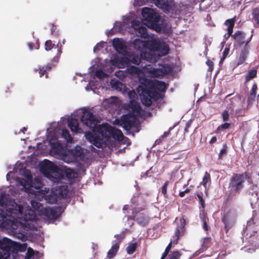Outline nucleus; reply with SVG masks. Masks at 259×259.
<instances>
[{"label": "nucleus", "instance_id": "f257e3e1", "mask_svg": "<svg viewBox=\"0 0 259 259\" xmlns=\"http://www.w3.org/2000/svg\"><path fill=\"white\" fill-rule=\"evenodd\" d=\"M0 205L5 207L9 213L14 214L16 218H23L25 221L35 219L36 215L33 211L31 209L27 210L23 214V207L16 203L14 200H8L6 194L4 192L0 193Z\"/></svg>", "mask_w": 259, "mask_h": 259}, {"label": "nucleus", "instance_id": "f03ea898", "mask_svg": "<svg viewBox=\"0 0 259 259\" xmlns=\"http://www.w3.org/2000/svg\"><path fill=\"white\" fill-rule=\"evenodd\" d=\"M40 169L44 176L54 183H58L63 179L64 174L69 179L74 173L72 169L65 166L60 167L49 160H46Z\"/></svg>", "mask_w": 259, "mask_h": 259}, {"label": "nucleus", "instance_id": "7ed1b4c3", "mask_svg": "<svg viewBox=\"0 0 259 259\" xmlns=\"http://www.w3.org/2000/svg\"><path fill=\"white\" fill-rule=\"evenodd\" d=\"M256 210L253 211V216L247 221L245 229L242 231V235L250 245L253 250L259 248V231L257 227L259 226V220L257 218Z\"/></svg>", "mask_w": 259, "mask_h": 259}, {"label": "nucleus", "instance_id": "20e7f679", "mask_svg": "<svg viewBox=\"0 0 259 259\" xmlns=\"http://www.w3.org/2000/svg\"><path fill=\"white\" fill-rule=\"evenodd\" d=\"M138 92L141 96L142 103L147 107L152 105V99L157 101L160 97V95L157 91L142 81L138 86Z\"/></svg>", "mask_w": 259, "mask_h": 259}, {"label": "nucleus", "instance_id": "39448f33", "mask_svg": "<svg viewBox=\"0 0 259 259\" xmlns=\"http://www.w3.org/2000/svg\"><path fill=\"white\" fill-rule=\"evenodd\" d=\"M142 14L144 18L145 23L148 27L156 31L161 30V27L158 24L160 17L158 13L152 9L145 7L143 9Z\"/></svg>", "mask_w": 259, "mask_h": 259}, {"label": "nucleus", "instance_id": "423d86ee", "mask_svg": "<svg viewBox=\"0 0 259 259\" xmlns=\"http://www.w3.org/2000/svg\"><path fill=\"white\" fill-rule=\"evenodd\" d=\"M97 133L108 141L111 137L117 141H122L123 135L118 129L113 127L107 123L100 125L97 128Z\"/></svg>", "mask_w": 259, "mask_h": 259}, {"label": "nucleus", "instance_id": "0eeeda50", "mask_svg": "<svg viewBox=\"0 0 259 259\" xmlns=\"http://www.w3.org/2000/svg\"><path fill=\"white\" fill-rule=\"evenodd\" d=\"M12 215L10 213L9 215L3 211L0 213V217L3 219L2 226L14 235L17 232L19 227L21 226L22 223L18 222L17 219L12 217Z\"/></svg>", "mask_w": 259, "mask_h": 259}, {"label": "nucleus", "instance_id": "6e6552de", "mask_svg": "<svg viewBox=\"0 0 259 259\" xmlns=\"http://www.w3.org/2000/svg\"><path fill=\"white\" fill-rule=\"evenodd\" d=\"M19 245L7 238L0 240V259H11L10 250L17 249Z\"/></svg>", "mask_w": 259, "mask_h": 259}, {"label": "nucleus", "instance_id": "1a4fd4ad", "mask_svg": "<svg viewBox=\"0 0 259 259\" xmlns=\"http://www.w3.org/2000/svg\"><path fill=\"white\" fill-rule=\"evenodd\" d=\"M80 120L83 124L90 127L94 132H97V128L100 125H97L99 120L92 112L89 111H84Z\"/></svg>", "mask_w": 259, "mask_h": 259}, {"label": "nucleus", "instance_id": "9d476101", "mask_svg": "<svg viewBox=\"0 0 259 259\" xmlns=\"http://www.w3.org/2000/svg\"><path fill=\"white\" fill-rule=\"evenodd\" d=\"M117 121L119 125L128 131L135 126L136 118L133 114L128 113L122 115Z\"/></svg>", "mask_w": 259, "mask_h": 259}, {"label": "nucleus", "instance_id": "9b49d317", "mask_svg": "<svg viewBox=\"0 0 259 259\" xmlns=\"http://www.w3.org/2000/svg\"><path fill=\"white\" fill-rule=\"evenodd\" d=\"M243 176L240 174H236L230 179L229 187L231 190L239 193L243 187Z\"/></svg>", "mask_w": 259, "mask_h": 259}, {"label": "nucleus", "instance_id": "f8f14e48", "mask_svg": "<svg viewBox=\"0 0 259 259\" xmlns=\"http://www.w3.org/2000/svg\"><path fill=\"white\" fill-rule=\"evenodd\" d=\"M96 136L91 132H87L85 134L86 138L93 145L98 148H101L105 142V138L101 136Z\"/></svg>", "mask_w": 259, "mask_h": 259}, {"label": "nucleus", "instance_id": "ddd939ff", "mask_svg": "<svg viewBox=\"0 0 259 259\" xmlns=\"http://www.w3.org/2000/svg\"><path fill=\"white\" fill-rule=\"evenodd\" d=\"M126 54V56L121 58L120 60L123 64L128 66L130 63L139 65L141 62L142 59L141 54L140 55L134 53H127Z\"/></svg>", "mask_w": 259, "mask_h": 259}, {"label": "nucleus", "instance_id": "4468645a", "mask_svg": "<svg viewBox=\"0 0 259 259\" xmlns=\"http://www.w3.org/2000/svg\"><path fill=\"white\" fill-rule=\"evenodd\" d=\"M252 36L253 34H251L250 36L248 38L245 39V33L243 31L238 30L233 35H232V37L234 39V40L236 41L238 46H241L243 44H246V42L249 39H250L251 40Z\"/></svg>", "mask_w": 259, "mask_h": 259}, {"label": "nucleus", "instance_id": "2eb2a0df", "mask_svg": "<svg viewBox=\"0 0 259 259\" xmlns=\"http://www.w3.org/2000/svg\"><path fill=\"white\" fill-rule=\"evenodd\" d=\"M180 224L177 226L175 232V237H176V239H174V244H178L180 237L184 235L185 231V226L186 223V220L184 217L180 219Z\"/></svg>", "mask_w": 259, "mask_h": 259}, {"label": "nucleus", "instance_id": "dca6fc26", "mask_svg": "<svg viewBox=\"0 0 259 259\" xmlns=\"http://www.w3.org/2000/svg\"><path fill=\"white\" fill-rule=\"evenodd\" d=\"M133 27L136 30L138 36L144 38H146L148 37L149 34L147 28L139 22H134L133 23Z\"/></svg>", "mask_w": 259, "mask_h": 259}, {"label": "nucleus", "instance_id": "f3484780", "mask_svg": "<svg viewBox=\"0 0 259 259\" xmlns=\"http://www.w3.org/2000/svg\"><path fill=\"white\" fill-rule=\"evenodd\" d=\"M144 83L148 84L149 87L153 88L156 91H158L161 92H164L167 89V85L166 83L161 81H157L155 83H153L150 80L148 79H145Z\"/></svg>", "mask_w": 259, "mask_h": 259}, {"label": "nucleus", "instance_id": "a211bd4d", "mask_svg": "<svg viewBox=\"0 0 259 259\" xmlns=\"http://www.w3.org/2000/svg\"><path fill=\"white\" fill-rule=\"evenodd\" d=\"M250 41V39L246 42V44L244 45L243 48L241 50L239 58L238 59L237 65H239L242 64L246 60L247 56L249 53V46L248 44Z\"/></svg>", "mask_w": 259, "mask_h": 259}, {"label": "nucleus", "instance_id": "6ab92c4d", "mask_svg": "<svg viewBox=\"0 0 259 259\" xmlns=\"http://www.w3.org/2000/svg\"><path fill=\"white\" fill-rule=\"evenodd\" d=\"M43 214L48 219L51 220H56L60 215V214L58 213L56 208L51 207L45 208L43 210Z\"/></svg>", "mask_w": 259, "mask_h": 259}, {"label": "nucleus", "instance_id": "aec40b11", "mask_svg": "<svg viewBox=\"0 0 259 259\" xmlns=\"http://www.w3.org/2000/svg\"><path fill=\"white\" fill-rule=\"evenodd\" d=\"M68 125L72 132L81 133L82 131V129L79 127L78 120L75 118L68 119Z\"/></svg>", "mask_w": 259, "mask_h": 259}, {"label": "nucleus", "instance_id": "412c9836", "mask_svg": "<svg viewBox=\"0 0 259 259\" xmlns=\"http://www.w3.org/2000/svg\"><path fill=\"white\" fill-rule=\"evenodd\" d=\"M113 45L116 51L121 54L127 53L126 48L119 38H114Z\"/></svg>", "mask_w": 259, "mask_h": 259}, {"label": "nucleus", "instance_id": "4be33fe9", "mask_svg": "<svg viewBox=\"0 0 259 259\" xmlns=\"http://www.w3.org/2000/svg\"><path fill=\"white\" fill-rule=\"evenodd\" d=\"M249 200L252 208L259 209V195L258 192L254 191L249 194Z\"/></svg>", "mask_w": 259, "mask_h": 259}, {"label": "nucleus", "instance_id": "5701e85b", "mask_svg": "<svg viewBox=\"0 0 259 259\" xmlns=\"http://www.w3.org/2000/svg\"><path fill=\"white\" fill-rule=\"evenodd\" d=\"M160 41L156 39L152 38L151 39L146 41V49L151 51H156L158 49Z\"/></svg>", "mask_w": 259, "mask_h": 259}, {"label": "nucleus", "instance_id": "b1692460", "mask_svg": "<svg viewBox=\"0 0 259 259\" xmlns=\"http://www.w3.org/2000/svg\"><path fill=\"white\" fill-rule=\"evenodd\" d=\"M222 222L225 225V229L226 232H228L234 224V222L230 218L228 212L224 214L222 219Z\"/></svg>", "mask_w": 259, "mask_h": 259}, {"label": "nucleus", "instance_id": "393cba45", "mask_svg": "<svg viewBox=\"0 0 259 259\" xmlns=\"http://www.w3.org/2000/svg\"><path fill=\"white\" fill-rule=\"evenodd\" d=\"M257 90V85L256 83L254 82L249 92V95L247 98V102L248 104L252 103L255 101Z\"/></svg>", "mask_w": 259, "mask_h": 259}, {"label": "nucleus", "instance_id": "a878e982", "mask_svg": "<svg viewBox=\"0 0 259 259\" xmlns=\"http://www.w3.org/2000/svg\"><path fill=\"white\" fill-rule=\"evenodd\" d=\"M159 8L168 9L173 3V0H153Z\"/></svg>", "mask_w": 259, "mask_h": 259}, {"label": "nucleus", "instance_id": "bb28decb", "mask_svg": "<svg viewBox=\"0 0 259 259\" xmlns=\"http://www.w3.org/2000/svg\"><path fill=\"white\" fill-rule=\"evenodd\" d=\"M62 51L61 50V48H60L58 50V53L57 54V55L55 56L53 59L51 60V62L48 64L47 65L42 66V67L46 70L47 71H50L54 66L55 64H53V62H58L59 59L60 58V56L61 54H62Z\"/></svg>", "mask_w": 259, "mask_h": 259}, {"label": "nucleus", "instance_id": "cd10ccee", "mask_svg": "<svg viewBox=\"0 0 259 259\" xmlns=\"http://www.w3.org/2000/svg\"><path fill=\"white\" fill-rule=\"evenodd\" d=\"M68 193V188L66 186H60L56 190V195L60 198H66Z\"/></svg>", "mask_w": 259, "mask_h": 259}, {"label": "nucleus", "instance_id": "c85d7f7f", "mask_svg": "<svg viewBox=\"0 0 259 259\" xmlns=\"http://www.w3.org/2000/svg\"><path fill=\"white\" fill-rule=\"evenodd\" d=\"M42 186L43 184L39 178H35L31 181L30 188L35 189L36 192H40Z\"/></svg>", "mask_w": 259, "mask_h": 259}, {"label": "nucleus", "instance_id": "c756f323", "mask_svg": "<svg viewBox=\"0 0 259 259\" xmlns=\"http://www.w3.org/2000/svg\"><path fill=\"white\" fill-rule=\"evenodd\" d=\"M169 47L168 45L165 44V42H160L158 46V49H157L156 52L159 53V55L160 56H165L169 53Z\"/></svg>", "mask_w": 259, "mask_h": 259}, {"label": "nucleus", "instance_id": "7c9ffc66", "mask_svg": "<svg viewBox=\"0 0 259 259\" xmlns=\"http://www.w3.org/2000/svg\"><path fill=\"white\" fill-rule=\"evenodd\" d=\"M134 48L138 51H142L143 49H146V41H143L139 38L135 39L133 42Z\"/></svg>", "mask_w": 259, "mask_h": 259}, {"label": "nucleus", "instance_id": "2f4dec72", "mask_svg": "<svg viewBox=\"0 0 259 259\" xmlns=\"http://www.w3.org/2000/svg\"><path fill=\"white\" fill-rule=\"evenodd\" d=\"M129 107L133 112L136 113H140L142 109L140 104L135 100H130Z\"/></svg>", "mask_w": 259, "mask_h": 259}, {"label": "nucleus", "instance_id": "473e14b6", "mask_svg": "<svg viewBox=\"0 0 259 259\" xmlns=\"http://www.w3.org/2000/svg\"><path fill=\"white\" fill-rule=\"evenodd\" d=\"M119 248V243L113 244L107 253V257L109 258L113 257L116 254Z\"/></svg>", "mask_w": 259, "mask_h": 259}, {"label": "nucleus", "instance_id": "72a5a7b5", "mask_svg": "<svg viewBox=\"0 0 259 259\" xmlns=\"http://www.w3.org/2000/svg\"><path fill=\"white\" fill-rule=\"evenodd\" d=\"M110 84L112 88L119 91H121L122 89L124 87L122 83L117 80L111 79Z\"/></svg>", "mask_w": 259, "mask_h": 259}, {"label": "nucleus", "instance_id": "f704fd0d", "mask_svg": "<svg viewBox=\"0 0 259 259\" xmlns=\"http://www.w3.org/2000/svg\"><path fill=\"white\" fill-rule=\"evenodd\" d=\"M136 220L138 223L143 227L145 226L149 221L148 217L144 214H141L137 218Z\"/></svg>", "mask_w": 259, "mask_h": 259}, {"label": "nucleus", "instance_id": "c9c22d12", "mask_svg": "<svg viewBox=\"0 0 259 259\" xmlns=\"http://www.w3.org/2000/svg\"><path fill=\"white\" fill-rule=\"evenodd\" d=\"M25 227L23 223H21V226L19 227V229H18V232H16V234H14V235L16 236L19 238L22 239L25 237Z\"/></svg>", "mask_w": 259, "mask_h": 259}, {"label": "nucleus", "instance_id": "e433bc0d", "mask_svg": "<svg viewBox=\"0 0 259 259\" xmlns=\"http://www.w3.org/2000/svg\"><path fill=\"white\" fill-rule=\"evenodd\" d=\"M257 75V70L253 69L250 70H249L246 74L245 77V82L246 83L248 82L251 79L255 77Z\"/></svg>", "mask_w": 259, "mask_h": 259}, {"label": "nucleus", "instance_id": "4c0bfd02", "mask_svg": "<svg viewBox=\"0 0 259 259\" xmlns=\"http://www.w3.org/2000/svg\"><path fill=\"white\" fill-rule=\"evenodd\" d=\"M127 66L128 67L126 69V72L129 74L133 75H138L141 72L140 69L136 66H128V65Z\"/></svg>", "mask_w": 259, "mask_h": 259}, {"label": "nucleus", "instance_id": "58836bf2", "mask_svg": "<svg viewBox=\"0 0 259 259\" xmlns=\"http://www.w3.org/2000/svg\"><path fill=\"white\" fill-rule=\"evenodd\" d=\"M137 247V243H130L127 246L126 251L128 254H132L136 251Z\"/></svg>", "mask_w": 259, "mask_h": 259}, {"label": "nucleus", "instance_id": "ea45409f", "mask_svg": "<svg viewBox=\"0 0 259 259\" xmlns=\"http://www.w3.org/2000/svg\"><path fill=\"white\" fill-rule=\"evenodd\" d=\"M45 50L47 51L51 50L52 49H53L54 47L57 48V51L60 48L62 49L61 46L60 47H59L58 44L57 45H55L54 44H53L51 40H47L45 42Z\"/></svg>", "mask_w": 259, "mask_h": 259}, {"label": "nucleus", "instance_id": "a19ab883", "mask_svg": "<svg viewBox=\"0 0 259 259\" xmlns=\"http://www.w3.org/2000/svg\"><path fill=\"white\" fill-rule=\"evenodd\" d=\"M62 137L64 138L67 142L71 143L72 141V138L69 131L67 129H63L62 131Z\"/></svg>", "mask_w": 259, "mask_h": 259}, {"label": "nucleus", "instance_id": "79ce46f5", "mask_svg": "<svg viewBox=\"0 0 259 259\" xmlns=\"http://www.w3.org/2000/svg\"><path fill=\"white\" fill-rule=\"evenodd\" d=\"M182 253L178 250H175L168 253L167 259H180Z\"/></svg>", "mask_w": 259, "mask_h": 259}, {"label": "nucleus", "instance_id": "37998d69", "mask_svg": "<svg viewBox=\"0 0 259 259\" xmlns=\"http://www.w3.org/2000/svg\"><path fill=\"white\" fill-rule=\"evenodd\" d=\"M211 239L210 238L207 237L203 239V242L202 243V248L200 250H202L201 252L203 251L204 249L207 248L210 244Z\"/></svg>", "mask_w": 259, "mask_h": 259}, {"label": "nucleus", "instance_id": "c03bdc74", "mask_svg": "<svg viewBox=\"0 0 259 259\" xmlns=\"http://www.w3.org/2000/svg\"><path fill=\"white\" fill-rule=\"evenodd\" d=\"M209 181H210V175L207 171H206L203 178L202 181L200 183V185L206 187V185Z\"/></svg>", "mask_w": 259, "mask_h": 259}, {"label": "nucleus", "instance_id": "a18cd8bd", "mask_svg": "<svg viewBox=\"0 0 259 259\" xmlns=\"http://www.w3.org/2000/svg\"><path fill=\"white\" fill-rule=\"evenodd\" d=\"M227 145L225 143L223 146V148L220 150L219 155V159H222L224 156L226 155L227 153Z\"/></svg>", "mask_w": 259, "mask_h": 259}, {"label": "nucleus", "instance_id": "49530a36", "mask_svg": "<svg viewBox=\"0 0 259 259\" xmlns=\"http://www.w3.org/2000/svg\"><path fill=\"white\" fill-rule=\"evenodd\" d=\"M96 76L100 79H103L107 76V75L102 70H97L95 72Z\"/></svg>", "mask_w": 259, "mask_h": 259}, {"label": "nucleus", "instance_id": "de8ad7c7", "mask_svg": "<svg viewBox=\"0 0 259 259\" xmlns=\"http://www.w3.org/2000/svg\"><path fill=\"white\" fill-rule=\"evenodd\" d=\"M230 52L229 47H226L223 52L222 57L220 60V63H221L222 62L224 61V60L227 58Z\"/></svg>", "mask_w": 259, "mask_h": 259}, {"label": "nucleus", "instance_id": "09e8293b", "mask_svg": "<svg viewBox=\"0 0 259 259\" xmlns=\"http://www.w3.org/2000/svg\"><path fill=\"white\" fill-rule=\"evenodd\" d=\"M141 54L142 59H144L147 61H151L152 59V55L150 53L142 52Z\"/></svg>", "mask_w": 259, "mask_h": 259}, {"label": "nucleus", "instance_id": "8fccbe9b", "mask_svg": "<svg viewBox=\"0 0 259 259\" xmlns=\"http://www.w3.org/2000/svg\"><path fill=\"white\" fill-rule=\"evenodd\" d=\"M252 15L254 20L257 23H259V10L257 8L254 9L252 12Z\"/></svg>", "mask_w": 259, "mask_h": 259}, {"label": "nucleus", "instance_id": "3c124183", "mask_svg": "<svg viewBox=\"0 0 259 259\" xmlns=\"http://www.w3.org/2000/svg\"><path fill=\"white\" fill-rule=\"evenodd\" d=\"M115 75L116 77L119 78L121 80H123L125 77V73L121 70H118L116 71Z\"/></svg>", "mask_w": 259, "mask_h": 259}, {"label": "nucleus", "instance_id": "603ef678", "mask_svg": "<svg viewBox=\"0 0 259 259\" xmlns=\"http://www.w3.org/2000/svg\"><path fill=\"white\" fill-rule=\"evenodd\" d=\"M202 223H203V228L205 231L208 230V226L207 224V222L208 221V218L204 215L201 219Z\"/></svg>", "mask_w": 259, "mask_h": 259}, {"label": "nucleus", "instance_id": "864d4df0", "mask_svg": "<svg viewBox=\"0 0 259 259\" xmlns=\"http://www.w3.org/2000/svg\"><path fill=\"white\" fill-rule=\"evenodd\" d=\"M36 72L38 71L39 74V76L41 77L44 75L46 74V77L48 78V74L47 73L46 70H45L42 67H39L38 69L35 70Z\"/></svg>", "mask_w": 259, "mask_h": 259}, {"label": "nucleus", "instance_id": "5fc2aeb1", "mask_svg": "<svg viewBox=\"0 0 259 259\" xmlns=\"http://www.w3.org/2000/svg\"><path fill=\"white\" fill-rule=\"evenodd\" d=\"M169 184V181H166L161 187V192L165 196L167 193V187Z\"/></svg>", "mask_w": 259, "mask_h": 259}, {"label": "nucleus", "instance_id": "6e6d98bb", "mask_svg": "<svg viewBox=\"0 0 259 259\" xmlns=\"http://www.w3.org/2000/svg\"><path fill=\"white\" fill-rule=\"evenodd\" d=\"M31 203L32 207L36 210L39 209L40 208V207L42 206L41 203H40L39 202H37L34 200H32Z\"/></svg>", "mask_w": 259, "mask_h": 259}, {"label": "nucleus", "instance_id": "4d7b16f0", "mask_svg": "<svg viewBox=\"0 0 259 259\" xmlns=\"http://www.w3.org/2000/svg\"><path fill=\"white\" fill-rule=\"evenodd\" d=\"M224 24L228 26V27H234L235 25V20L233 18L227 19Z\"/></svg>", "mask_w": 259, "mask_h": 259}, {"label": "nucleus", "instance_id": "13d9d810", "mask_svg": "<svg viewBox=\"0 0 259 259\" xmlns=\"http://www.w3.org/2000/svg\"><path fill=\"white\" fill-rule=\"evenodd\" d=\"M34 255V251L31 248H29L26 253V256L25 259H31Z\"/></svg>", "mask_w": 259, "mask_h": 259}, {"label": "nucleus", "instance_id": "bf43d9fd", "mask_svg": "<svg viewBox=\"0 0 259 259\" xmlns=\"http://www.w3.org/2000/svg\"><path fill=\"white\" fill-rule=\"evenodd\" d=\"M19 245V247L17 249H11L10 250V252H14L15 251H24L25 249H26V245L25 244H23V245H21L18 243H17Z\"/></svg>", "mask_w": 259, "mask_h": 259}, {"label": "nucleus", "instance_id": "052dcab7", "mask_svg": "<svg viewBox=\"0 0 259 259\" xmlns=\"http://www.w3.org/2000/svg\"><path fill=\"white\" fill-rule=\"evenodd\" d=\"M114 237L116 238L118 240V243H119L124 238L125 234H124V232H122L120 234L115 235Z\"/></svg>", "mask_w": 259, "mask_h": 259}, {"label": "nucleus", "instance_id": "680f3d73", "mask_svg": "<svg viewBox=\"0 0 259 259\" xmlns=\"http://www.w3.org/2000/svg\"><path fill=\"white\" fill-rule=\"evenodd\" d=\"M128 96L131 100H135V99L137 96V94L134 91H130L128 92Z\"/></svg>", "mask_w": 259, "mask_h": 259}, {"label": "nucleus", "instance_id": "e2e57ef3", "mask_svg": "<svg viewBox=\"0 0 259 259\" xmlns=\"http://www.w3.org/2000/svg\"><path fill=\"white\" fill-rule=\"evenodd\" d=\"M222 117L224 121H227L229 118V114L228 111L224 110L222 113Z\"/></svg>", "mask_w": 259, "mask_h": 259}, {"label": "nucleus", "instance_id": "0e129e2a", "mask_svg": "<svg viewBox=\"0 0 259 259\" xmlns=\"http://www.w3.org/2000/svg\"><path fill=\"white\" fill-rule=\"evenodd\" d=\"M230 126V123L228 122H225L222 124H221L220 126L218 127V130L221 128L222 130H225L228 129Z\"/></svg>", "mask_w": 259, "mask_h": 259}, {"label": "nucleus", "instance_id": "69168bd1", "mask_svg": "<svg viewBox=\"0 0 259 259\" xmlns=\"http://www.w3.org/2000/svg\"><path fill=\"white\" fill-rule=\"evenodd\" d=\"M74 151V153L77 156H80L82 154V150L80 147H76Z\"/></svg>", "mask_w": 259, "mask_h": 259}, {"label": "nucleus", "instance_id": "338daca9", "mask_svg": "<svg viewBox=\"0 0 259 259\" xmlns=\"http://www.w3.org/2000/svg\"><path fill=\"white\" fill-rule=\"evenodd\" d=\"M173 242H174V240L170 241V242L169 243V244L166 247L164 252H166L167 254H168L169 253L170 250L172 248V244H174Z\"/></svg>", "mask_w": 259, "mask_h": 259}, {"label": "nucleus", "instance_id": "774afa93", "mask_svg": "<svg viewBox=\"0 0 259 259\" xmlns=\"http://www.w3.org/2000/svg\"><path fill=\"white\" fill-rule=\"evenodd\" d=\"M206 63L209 67L208 70L211 71L213 70V67L214 65L213 62L211 60L208 59Z\"/></svg>", "mask_w": 259, "mask_h": 259}]
</instances>
